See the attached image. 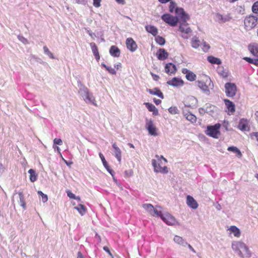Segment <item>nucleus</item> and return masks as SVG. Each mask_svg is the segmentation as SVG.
Here are the masks:
<instances>
[{"label": "nucleus", "instance_id": "obj_52", "mask_svg": "<svg viewBox=\"0 0 258 258\" xmlns=\"http://www.w3.org/2000/svg\"><path fill=\"white\" fill-rule=\"evenodd\" d=\"M103 249L106 251L110 255L112 256V253L111 251H110L109 248L107 246H104Z\"/></svg>", "mask_w": 258, "mask_h": 258}, {"label": "nucleus", "instance_id": "obj_28", "mask_svg": "<svg viewBox=\"0 0 258 258\" xmlns=\"http://www.w3.org/2000/svg\"><path fill=\"white\" fill-rule=\"evenodd\" d=\"M145 28L147 32L152 34L154 36H156L158 34V29L154 26L147 25L146 26Z\"/></svg>", "mask_w": 258, "mask_h": 258}, {"label": "nucleus", "instance_id": "obj_63", "mask_svg": "<svg viewBox=\"0 0 258 258\" xmlns=\"http://www.w3.org/2000/svg\"><path fill=\"white\" fill-rule=\"evenodd\" d=\"M187 245H188V247H189V248L191 250H192V251H194V252H195V251L194 249L193 248V247H192L190 244H188V243H187Z\"/></svg>", "mask_w": 258, "mask_h": 258}, {"label": "nucleus", "instance_id": "obj_15", "mask_svg": "<svg viewBox=\"0 0 258 258\" xmlns=\"http://www.w3.org/2000/svg\"><path fill=\"white\" fill-rule=\"evenodd\" d=\"M156 56L159 60H164L168 58L169 53L165 49L159 48L157 51Z\"/></svg>", "mask_w": 258, "mask_h": 258}, {"label": "nucleus", "instance_id": "obj_2", "mask_svg": "<svg viewBox=\"0 0 258 258\" xmlns=\"http://www.w3.org/2000/svg\"><path fill=\"white\" fill-rule=\"evenodd\" d=\"M156 159H153L152 160V164L154 167V170L157 173H167L168 172V168L165 165L163 166L162 160L164 161L165 163L167 162L166 159L164 158L163 156L159 157L158 155H156Z\"/></svg>", "mask_w": 258, "mask_h": 258}, {"label": "nucleus", "instance_id": "obj_13", "mask_svg": "<svg viewBox=\"0 0 258 258\" xmlns=\"http://www.w3.org/2000/svg\"><path fill=\"white\" fill-rule=\"evenodd\" d=\"M125 43L127 48L131 52H134L137 49V44L132 38H127Z\"/></svg>", "mask_w": 258, "mask_h": 258}, {"label": "nucleus", "instance_id": "obj_21", "mask_svg": "<svg viewBox=\"0 0 258 258\" xmlns=\"http://www.w3.org/2000/svg\"><path fill=\"white\" fill-rule=\"evenodd\" d=\"M248 49L250 52L254 56H258V44L253 42L248 46Z\"/></svg>", "mask_w": 258, "mask_h": 258}, {"label": "nucleus", "instance_id": "obj_7", "mask_svg": "<svg viewBox=\"0 0 258 258\" xmlns=\"http://www.w3.org/2000/svg\"><path fill=\"white\" fill-rule=\"evenodd\" d=\"M221 126L220 123H216L214 125L208 126L206 131V135L214 138L217 139L220 135L219 130Z\"/></svg>", "mask_w": 258, "mask_h": 258}, {"label": "nucleus", "instance_id": "obj_35", "mask_svg": "<svg viewBox=\"0 0 258 258\" xmlns=\"http://www.w3.org/2000/svg\"><path fill=\"white\" fill-rule=\"evenodd\" d=\"M216 17L219 23H225L229 21L231 19V18L229 17H224L223 15L220 14H217L216 15Z\"/></svg>", "mask_w": 258, "mask_h": 258}, {"label": "nucleus", "instance_id": "obj_45", "mask_svg": "<svg viewBox=\"0 0 258 258\" xmlns=\"http://www.w3.org/2000/svg\"><path fill=\"white\" fill-rule=\"evenodd\" d=\"M103 166L106 169V170L110 173H111V172L112 171V169L110 168V166H109L107 162L106 161H104L102 162Z\"/></svg>", "mask_w": 258, "mask_h": 258}, {"label": "nucleus", "instance_id": "obj_6", "mask_svg": "<svg viewBox=\"0 0 258 258\" xmlns=\"http://www.w3.org/2000/svg\"><path fill=\"white\" fill-rule=\"evenodd\" d=\"M258 19L253 15H248L244 20V28L246 30H250L257 24Z\"/></svg>", "mask_w": 258, "mask_h": 258}, {"label": "nucleus", "instance_id": "obj_22", "mask_svg": "<svg viewBox=\"0 0 258 258\" xmlns=\"http://www.w3.org/2000/svg\"><path fill=\"white\" fill-rule=\"evenodd\" d=\"M176 71L175 66L172 63H168L165 67V72L168 75L174 74Z\"/></svg>", "mask_w": 258, "mask_h": 258}, {"label": "nucleus", "instance_id": "obj_64", "mask_svg": "<svg viewBox=\"0 0 258 258\" xmlns=\"http://www.w3.org/2000/svg\"><path fill=\"white\" fill-rule=\"evenodd\" d=\"M128 145H129V146H130V147H131V148H135V147H134V145H133V144H131V143H129V144H128Z\"/></svg>", "mask_w": 258, "mask_h": 258}, {"label": "nucleus", "instance_id": "obj_41", "mask_svg": "<svg viewBox=\"0 0 258 258\" xmlns=\"http://www.w3.org/2000/svg\"><path fill=\"white\" fill-rule=\"evenodd\" d=\"M43 50L44 53L46 54L50 58H54L53 54L50 51L49 49L46 46H43Z\"/></svg>", "mask_w": 258, "mask_h": 258}, {"label": "nucleus", "instance_id": "obj_3", "mask_svg": "<svg viewBox=\"0 0 258 258\" xmlns=\"http://www.w3.org/2000/svg\"><path fill=\"white\" fill-rule=\"evenodd\" d=\"M169 11L170 13L174 12L180 20L185 21L189 20L190 19L189 15L184 11V9L177 7L176 3L174 2H170Z\"/></svg>", "mask_w": 258, "mask_h": 258}, {"label": "nucleus", "instance_id": "obj_9", "mask_svg": "<svg viewBox=\"0 0 258 258\" xmlns=\"http://www.w3.org/2000/svg\"><path fill=\"white\" fill-rule=\"evenodd\" d=\"M225 94L228 97H233L237 92V87L234 83H227L225 84Z\"/></svg>", "mask_w": 258, "mask_h": 258}, {"label": "nucleus", "instance_id": "obj_38", "mask_svg": "<svg viewBox=\"0 0 258 258\" xmlns=\"http://www.w3.org/2000/svg\"><path fill=\"white\" fill-rule=\"evenodd\" d=\"M28 173L30 174V180L31 182H34L37 180V174L35 173V171L32 169H30L28 171Z\"/></svg>", "mask_w": 258, "mask_h": 258}, {"label": "nucleus", "instance_id": "obj_32", "mask_svg": "<svg viewBox=\"0 0 258 258\" xmlns=\"http://www.w3.org/2000/svg\"><path fill=\"white\" fill-rule=\"evenodd\" d=\"M207 60L212 64H220L221 63V61L219 58L212 55L209 56L207 58Z\"/></svg>", "mask_w": 258, "mask_h": 258}, {"label": "nucleus", "instance_id": "obj_17", "mask_svg": "<svg viewBox=\"0 0 258 258\" xmlns=\"http://www.w3.org/2000/svg\"><path fill=\"white\" fill-rule=\"evenodd\" d=\"M163 221L169 225H173L176 223V220L170 214H166L164 216H161Z\"/></svg>", "mask_w": 258, "mask_h": 258}, {"label": "nucleus", "instance_id": "obj_36", "mask_svg": "<svg viewBox=\"0 0 258 258\" xmlns=\"http://www.w3.org/2000/svg\"><path fill=\"white\" fill-rule=\"evenodd\" d=\"M75 209L82 216L85 215L87 211L86 208L82 204L78 205L77 207H75Z\"/></svg>", "mask_w": 258, "mask_h": 258}, {"label": "nucleus", "instance_id": "obj_12", "mask_svg": "<svg viewBox=\"0 0 258 258\" xmlns=\"http://www.w3.org/2000/svg\"><path fill=\"white\" fill-rule=\"evenodd\" d=\"M223 101L227 109L228 114H233L235 111V106L233 102L228 99H224Z\"/></svg>", "mask_w": 258, "mask_h": 258}, {"label": "nucleus", "instance_id": "obj_34", "mask_svg": "<svg viewBox=\"0 0 258 258\" xmlns=\"http://www.w3.org/2000/svg\"><path fill=\"white\" fill-rule=\"evenodd\" d=\"M184 116L187 120H189L191 123H195L197 121V117L190 112L186 113L184 114Z\"/></svg>", "mask_w": 258, "mask_h": 258}, {"label": "nucleus", "instance_id": "obj_25", "mask_svg": "<svg viewBox=\"0 0 258 258\" xmlns=\"http://www.w3.org/2000/svg\"><path fill=\"white\" fill-rule=\"evenodd\" d=\"M109 53L111 56L118 57L120 56V50L116 46L112 45L110 48Z\"/></svg>", "mask_w": 258, "mask_h": 258}, {"label": "nucleus", "instance_id": "obj_8", "mask_svg": "<svg viewBox=\"0 0 258 258\" xmlns=\"http://www.w3.org/2000/svg\"><path fill=\"white\" fill-rule=\"evenodd\" d=\"M162 20L169 25L176 26L180 19L177 16H172L169 14H164L161 16Z\"/></svg>", "mask_w": 258, "mask_h": 258}, {"label": "nucleus", "instance_id": "obj_60", "mask_svg": "<svg viewBox=\"0 0 258 258\" xmlns=\"http://www.w3.org/2000/svg\"><path fill=\"white\" fill-rule=\"evenodd\" d=\"M253 135L255 137L256 141L258 142V132L253 133Z\"/></svg>", "mask_w": 258, "mask_h": 258}, {"label": "nucleus", "instance_id": "obj_57", "mask_svg": "<svg viewBox=\"0 0 258 258\" xmlns=\"http://www.w3.org/2000/svg\"><path fill=\"white\" fill-rule=\"evenodd\" d=\"M172 0H158V1L161 4H166L169 2H171Z\"/></svg>", "mask_w": 258, "mask_h": 258}, {"label": "nucleus", "instance_id": "obj_51", "mask_svg": "<svg viewBox=\"0 0 258 258\" xmlns=\"http://www.w3.org/2000/svg\"><path fill=\"white\" fill-rule=\"evenodd\" d=\"M151 75L154 80L157 81L159 80L160 77L158 75H156L152 72L151 73Z\"/></svg>", "mask_w": 258, "mask_h": 258}, {"label": "nucleus", "instance_id": "obj_11", "mask_svg": "<svg viewBox=\"0 0 258 258\" xmlns=\"http://www.w3.org/2000/svg\"><path fill=\"white\" fill-rule=\"evenodd\" d=\"M146 127L149 132V134L152 136H157V128L154 126L152 120H147L146 123Z\"/></svg>", "mask_w": 258, "mask_h": 258}, {"label": "nucleus", "instance_id": "obj_18", "mask_svg": "<svg viewBox=\"0 0 258 258\" xmlns=\"http://www.w3.org/2000/svg\"><path fill=\"white\" fill-rule=\"evenodd\" d=\"M238 128L243 131H248L249 129L248 126V121L247 119L245 118H242L240 120L238 125Z\"/></svg>", "mask_w": 258, "mask_h": 258}, {"label": "nucleus", "instance_id": "obj_58", "mask_svg": "<svg viewBox=\"0 0 258 258\" xmlns=\"http://www.w3.org/2000/svg\"><path fill=\"white\" fill-rule=\"evenodd\" d=\"M77 258H84L83 255L80 251L78 252Z\"/></svg>", "mask_w": 258, "mask_h": 258}, {"label": "nucleus", "instance_id": "obj_50", "mask_svg": "<svg viewBox=\"0 0 258 258\" xmlns=\"http://www.w3.org/2000/svg\"><path fill=\"white\" fill-rule=\"evenodd\" d=\"M210 46L209 44H207L206 43L203 44L202 49L204 51L207 52L210 48Z\"/></svg>", "mask_w": 258, "mask_h": 258}, {"label": "nucleus", "instance_id": "obj_54", "mask_svg": "<svg viewBox=\"0 0 258 258\" xmlns=\"http://www.w3.org/2000/svg\"><path fill=\"white\" fill-rule=\"evenodd\" d=\"M118 4H121L122 5H125V0H115Z\"/></svg>", "mask_w": 258, "mask_h": 258}, {"label": "nucleus", "instance_id": "obj_49", "mask_svg": "<svg viewBox=\"0 0 258 258\" xmlns=\"http://www.w3.org/2000/svg\"><path fill=\"white\" fill-rule=\"evenodd\" d=\"M53 143L56 145H61L62 144V141L60 139L55 138L53 140Z\"/></svg>", "mask_w": 258, "mask_h": 258}, {"label": "nucleus", "instance_id": "obj_20", "mask_svg": "<svg viewBox=\"0 0 258 258\" xmlns=\"http://www.w3.org/2000/svg\"><path fill=\"white\" fill-rule=\"evenodd\" d=\"M112 148L114 150V156L118 161L120 163L121 161V151L117 146L116 143L112 144Z\"/></svg>", "mask_w": 258, "mask_h": 258}, {"label": "nucleus", "instance_id": "obj_33", "mask_svg": "<svg viewBox=\"0 0 258 258\" xmlns=\"http://www.w3.org/2000/svg\"><path fill=\"white\" fill-rule=\"evenodd\" d=\"M200 44L201 42L197 37L195 36L192 38L191 40V45L193 48H198L200 46Z\"/></svg>", "mask_w": 258, "mask_h": 258}, {"label": "nucleus", "instance_id": "obj_55", "mask_svg": "<svg viewBox=\"0 0 258 258\" xmlns=\"http://www.w3.org/2000/svg\"><path fill=\"white\" fill-rule=\"evenodd\" d=\"M99 157L102 161V162H103L104 161H106L105 160V158L104 156V155L101 153H99Z\"/></svg>", "mask_w": 258, "mask_h": 258}, {"label": "nucleus", "instance_id": "obj_61", "mask_svg": "<svg viewBox=\"0 0 258 258\" xmlns=\"http://www.w3.org/2000/svg\"><path fill=\"white\" fill-rule=\"evenodd\" d=\"M255 116L256 120L257 122L258 123V111H257L255 112Z\"/></svg>", "mask_w": 258, "mask_h": 258}, {"label": "nucleus", "instance_id": "obj_44", "mask_svg": "<svg viewBox=\"0 0 258 258\" xmlns=\"http://www.w3.org/2000/svg\"><path fill=\"white\" fill-rule=\"evenodd\" d=\"M169 112L172 114H175L177 113V108L176 107H171L168 109Z\"/></svg>", "mask_w": 258, "mask_h": 258}, {"label": "nucleus", "instance_id": "obj_39", "mask_svg": "<svg viewBox=\"0 0 258 258\" xmlns=\"http://www.w3.org/2000/svg\"><path fill=\"white\" fill-rule=\"evenodd\" d=\"M101 66L104 67L108 72L109 73H110L111 75H116V72L115 70L114 69L108 67L104 63H102Z\"/></svg>", "mask_w": 258, "mask_h": 258}, {"label": "nucleus", "instance_id": "obj_14", "mask_svg": "<svg viewBox=\"0 0 258 258\" xmlns=\"http://www.w3.org/2000/svg\"><path fill=\"white\" fill-rule=\"evenodd\" d=\"M167 84L170 86L179 87L183 86L184 82L180 78L174 77L171 80L168 81Z\"/></svg>", "mask_w": 258, "mask_h": 258}, {"label": "nucleus", "instance_id": "obj_16", "mask_svg": "<svg viewBox=\"0 0 258 258\" xmlns=\"http://www.w3.org/2000/svg\"><path fill=\"white\" fill-rule=\"evenodd\" d=\"M182 73L185 75L186 79L191 82L196 80L197 76L193 72L190 71L188 69L184 68L182 70Z\"/></svg>", "mask_w": 258, "mask_h": 258}, {"label": "nucleus", "instance_id": "obj_59", "mask_svg": "<svg viewBox=\"0 0 258 258\" xmlns=\"http://www.w3.org/2000/svg\"><path fill=\"white\" fill-rule=\"evenodd\" d=\"M221 75L223 77V78H226L228 77V74L227 72H223V73H221Z\"/></svg>", "mask_w": 258, "mask_h": 258}, {"label": "nucleus", "instance_id": "obj_19", "mask_svg": "<svg viewBox=\"0 0 258 258\" xmlns=\"http://www.w3.org/2000/svg\"><path fill=\"white\" fill-rule=\"evenodd\" d=\"M186 204L188 207L193 209H196L198 207V204L194 198L190 196H187L186 197Z\"/></svg>", "mask_w": 258, "mask_h": 258}, {"label": "nucleus", "instance_id": "obj_48", "mask_svg": "<svg viewBox=\"0 0 258 258\" xmlns=\"http://www.w3.org/2000/svg\"><path fill=\"white\" fill-rule=\"evenodd\" d=\"M101 1V0H93L94 6L96 8L99 7L101 6V5H100Z\"/></svg>", "mask_w": 258, "mask_h": 258}, {"label": "nucleus", "instance_id": "obj_56", "mask_svg": "<svg viewBox=\"0 0 258 258\" xmlns=\"http://www.w3.org/2000/svg\"><path fill=\"white\" fill-rule=\"evenodd\" d=\"M114 68H115V69H116L117 70H118V69H119L120 68H121V63L118 62V63L115 64L114 65Z\"/></svg>", "mask_w": 258, "mask_h": 258}, {"label": "nucleus", "instance_id": "obj_40", "mask_svg": "<svg viewBox=\"0 0 258 258\" xmlns=\"http://www.w3.org/2000/svg\"><path fill=\"white\" fill-rule=\"evenodd\" d=\"M155 41L157 43L160 45H163L165 43V39L160 36H157L156 37Z\"/></svg>", "mask_w": 258, "mask_h": 258}, {"label": "nucleus", "instance_id": "obj_24", "mask_svg": "<svg viewBox=\"0 0 258 258\" xmlns=\"http://www.w3.org/2000/svg\"><path fill=\"white\" fill-rule=\"evenodd\" d=\"M90 45L91 47V49L95 58L97 61H98L100 59V57L97 46L94 42L90 43Z\"/></svg>", "mask_w": 258, "mask_h": 258}, {"label": "nucleus", "instance_id": "obj_29", "mask_svg": "<svg viewBox=\"0 0 258 258\" xmlns=\"http://www.w3.org/2000/svg\"><path fill=\"white\" fill-rule=\"evenodd\" d=\"M227 150L230 152H234L236 154V156L238 158H241L242 156L240 151L236 147L234 146L229 147Z\"/></svg>", "mask_w": 258, "mask_h": 258}, {"label": "nucleus", "instance_id": "obj_30", "mask_svg": "<svg viewBox=\"0 0 258 258\" xmlns=\"http://www.w3.org/2000/svg\"><path fill=\"white\" fill-rule=\"evenodd\" d=\"M18 195L20 200L19 203L20 206L23 208L24 210H25L26 209V204L25 201L23 193L22 192H19L18 193Z\"/></svg>", "mask_w": 258, "mask_h": 258}, {"label": "nucleus", "instance_id": "obj_42", "mask_svg": "<svg viewBox=\"0 0 258 258\" xmlns=\"http://www.w3.org/2000/svg\"><path fill=\"white\" fill-rule=\"evenodd\" d=\"M252 11L253 13L258 14V1L253 3L252 6Z\"/></svg>", "mask_w": 258, "mask_h": 258}, {"label": "nucleus", "instance_id": "obj_53", "mask_svg": "<svg viewBox=\"0 0 258 258\" xmlns=\"http://www.w3.org/2000/svg\"><path fill=\"white\" fill-rule=\"evenodd\" d=\"M153 101L156 105H159L161 103V100L160 99H157L154 98L153 99Z\"/></svg>", "mask_w": 258, "mask_h": 258}, {"label": "nucleus", "instance_id": "obj_27", "mask_svg": "<svg viewBox=\"0 0 258 258\" xmlns=\"http://www.w3.org/2000/svg\"><path fill=\"white\" fill-rule=\"evenodd\" d=\"M144 104L150 112H152L153 115H157L158 114V110L153 104L148 102L145 103Z\"/></svg>", "mask_w": 258, "mask_h": 258}, {"label": "nucleus", "instance_id": "obj_23", "mask_svg": "<svg viewBox=\"0 0 258 258\" xmlns=\"http://www.w3.org/2000/svg\"><path fill=\"white\" fill-rule=\"evenodd\" d=\"M84 100L87 103H92L94 105H96L95 103V99L92 94H90L87 89L85 91V98Z\"/></svg>", "mask_w": 258, "mask_h": 258}, {"label": "nucleus", "instance_id": "obj_5", "mask_svg": "<svg viewBox=\"0 0 258 258\" xmlns=\"http://www.w3.org/2000/svg\"><path fill=\"white\" fill-rule=\"evenodd\" d=\"M180 20L179 30L181 33V37L184 39H187L189 38L192 30L190 28L188 27V24L187 23L188 20Z\"/></svg>", "mask_w": 258, "mask_h": 258}, {"label": "nucleus", "instance_id": "obj_46", "mask_svg": "<svg viewBox=\"0 0 258 258\" xmlns=\"http://www.w3.org/2000/svg\"><path fill=\"white\" fill-rule=\"evenodd\" d=\"M67 192L68 196L70 198L72 199H77V197H76V196L74 194H73L71 191L68 190L67 191Z\"/></svg>", "mask_w": 258, "mask_h": 258}, {"label": "nucleus", "instance_id": "obj_4", "mask_svg": "<svg viewBox=\"0 0 258 258\" xmlns=\"http://www.w3.org/2000/svg\"><path fill=\"white\" fill-rule=\"evenodd\" d=\"M198 86L204 92L209 93L210 89H213L214 84L211 78L207 76H205L200 80L197 81Z\"/></svg>", "mask_w": 258, "mask_h": 258}, {"label": "nucleus", "instance_id": "obj_43", "mask_svg": "<svg viewBox=\"0 0 258 258\" xmlns=\"http://www.w3.org/2000/svg\"><path fill=\"white\" fill-rule=\"evenodd\" d=\"M38 194L42 197V200L43 202L45 203L48 200V198L46 195L44 194L42 191H38Z\"/></svg>", "mask_w": 258, "mask_h": 258}, {"label": "nucleus", "instance_id": "obj_26", "mask_svg": "<svg viewBox=\"0 0 258 258\" xmlns=\"http://www.w3.org/2000/svg\"><path fill=\"white\" fill-rule=\"evenodd\" d=\"M147 92H148L151 95H156L162 99L164 98L163 93L160 90V89L157 88H155L153 89H147Z\"/></svg>", "mask_w": 258, "mask_h": 258}, {"label": "nucleus", "instance_id": "obj_37", "mask_svg": "<svg viewBox=\"0 0 258 258\" xmlns=\"http://www.w3.org/2000/svg\"><path fill=\"white\" fill-rule=\"evenodd\" d=\"M173 240L175 242L177 243L178 244L183 245L184 244H187V243L185 242L182 237L175 235L174 237Z\"/></svg>", "mask_w": 258, "mask_h": 258}, {"label": "nucleus", "instance_id": "obj_10", "mask_svg": "<svg viewBox=\"0 0 258 258\" xmlns=\"http://www.w3.org/2000/svg\"><path fill=\"white\" fill-rule=\"evenodd\" d=\"M143 208L148 212L151 216H161V211H159L155 209L154 206L150 204H145L143 205Z\"/></svg>", "mask_w": 258, "mask_h": 258}, {"label": "nucleus", "instance_id": "obj_47", "mask_svg": "<svg viewBox=\"0 0 258 258\" xmlns=\"http://www.w3.org/2000/svg\"><path fill=\"white\" fill-rule=\"evenodd\" d=\"M243 59L246 60L247 62H248L249 63L254 64V59H252V58H251L248 57H245L243 58Z\"/></svg>", "mask_w": 258, "mask_h": 258}, {"label": "nucleus", "instance_id": "obj_1", "mask_svg": "<svg viewBox=\"0 0 258 258\" xmlns=\"http://www.w3.org/2000/svg\"><path fill=\"white\" fill-rule=\"evenodd\" d=\"M232 249L237 252L238 254L241 256H250V253L248 248L246 246L245 243L242 242L235 241L232 243Z\"/></svg>", "mask_w": 258, "mask_h": 258}, {"label": "nucleus", "instance_id": "obj_62", "mask_svg": "<svg viewBox=\"0 0 258 258\" xmlns=\"http://www.w3.org/2000/svg\"><path fill=\"white\" fill-rule=\"evenodd\" d=\"M254 64L258 66V58L254 59Z\"/></svg>", "mask_w": 258, "mask_h": 258}, {"label": "nucleus", "instance_id": "obj_31", "mask_svg": "<svg viewBox=\"0 0 258 258\" xmlns=\"http://www.w3.org/2000/svg\"><path fill=\"white\" fill-rule=\"evenodd\" d=\"M231 233H233L234 236L239 237L240 236V230L235 226H231L228 229Z\"/></svg>", "mask_w": 258, "mask_h": 258}]
</instances>
